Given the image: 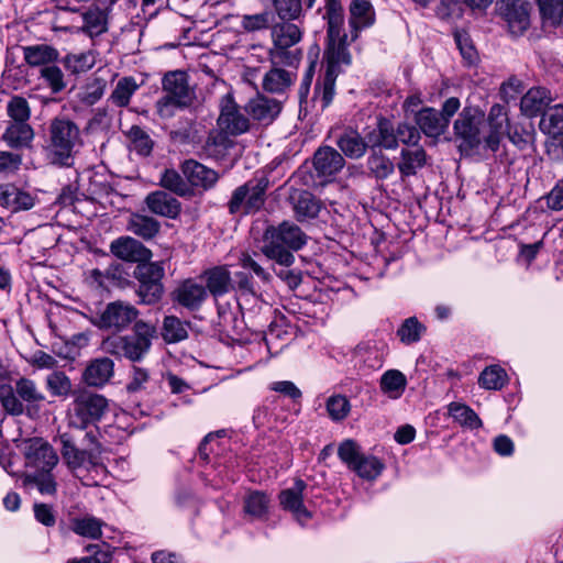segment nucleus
<instances>
[{"label":"nucleus","mask_w":563,"mask_h":563,"mask_svg":"<svg viewBox=\"0 0 563 563\" xmlns=\"http://www.w3.org/2000/svg\"><path fill=\"white\" fill-rule=\"evenodd\" d=\"M96 57L91 52L70 54L65 58V66L75 74L85 73L93 67Z\"/></svg>","instance_id":"052dcab7"},{"label":"nucleus","mask_w":563,"mask_h":563,"mask_svg":"<svg viewBox=\"0 0 563 563\" xmlns=\"http://www.w3.org/2000/svg\"><path fill=\"white\" fill-rule=\"evenodd\" d=\"M58 53L47 45H35L24 47V58L31 66L49 64L57 59Z\"/></svg>","instance_id":"de8ad7c7"},{"label":"nucleus","mask_w":563,"mask_h":563,"mask_svg":"<svg viewBox=\"0 0 563 563\" xmlns=\"http://www.w3.org/2000/svg\"><path fill=\"white\" fill-rule=\"evenodd\" d=\"M325 408L333 421H342L349 416L351 404L345 396L333 395L328 398Z\"/></svg>","instance_id":"6e6d98bb"},{"label":"nucleus","mask_w":563,"mask_h":563,"mask_svg":"<svg viewBox=\"0 0 563 563\" xmlns=\"http://www.w3.org/2000/svg\"><path fill=\"white\" fill-rule=\"evenodd\" d=\"M323 18L327 20V47L323 55L327 69L322 84L316 87V97L324 109L333 100L335 80L341 66L351 64V54L347 51L349 42L344 32V11L341 0H324Z\"/></svg>","instance_id":"f257e3e1"},{"label":"nucleus","mask_w":563,"mask_h":563,"mask_svg":"<svg viewBox=\"0 0 563 563\" xmlns=\"http://www.w3.org/2000/svg\"><path fill=\"white\" fill-rule=\"evenodd\" d=\"M139 316L137 309L125 301L109 302L101 311L97 312L91 322L102 330L120 332L126 329Z\"/></svg>","instance_id":"1a4fd4ad"},{"label":"nucleus","mask_w":563,"mask_h":563,"mask_svg":"<svg viewBox=\"0 0 563 563\" xmlns=\"http://www.w3.org/2000/svg\"><path fill=\"white\" fill-rule=\"evenodd\" d=\"M427 155L424 150H402L400 153V162L398 169L402 177H409L422 168L426 164Z\"/></svg>","instance_id":"58836bf2"},{"label":"nucleus","mask_w":563,"mask_h":563,"mask_svg":"<svg viewBox=\"0 0 563 563\" xmlns=\"http://www.w3.org/2000/svg\"><path fill=\"white\" fill-rule=\"evenodd\" d=\"M162 335L168 343L183 341L188 336L187 324L175 316L165 317Z\"/></svg>","instance_id":"3c124183"},{"label":"nucleus","mask_w":563,"mask_h":563,"mask_svg":"<svg viewBox=\"0 0 563 563\" xmlns=\"http://www.w3.org/2000/svg\"><path fill=\"white\" fill-rule=\"evenodd\" d=\"M416 123L429 137H438L448 129L446 121L433 108H423L416 113Z\"/></svg>","instance_id":"2f4dec72"},{"label":"nucleus","mask_w":563,"mask_h":563,"mask_svg":"<svg viewBox=\"0 0 563 563\" xmlns=\"http://www.w3.org/2000/svg\"><path fill=\"white\" fill-rule=\"evenodd\" d=\"M183 173L188 183L196 187L209 188L218 180V174L196 161H186L183 165Z\"/></svg>","instance_id":"473e14b6"},{"label":"nucleus","mask_w":563,"mask_h":563,"mask_svg":"<svg viewBox=\"0 0 563 563\" xmlns=\"http://www.w3.org/2000/svg\"><path fill=\"white\" fill-rule=\"evenodd\" d=\"M335 144L341 152L349 158L358 159L364 156L369 147L368 140L366 141L357 131L353 129H346L342 131L336 140Z\"/></svg>","instance_id":"c85d7f7f"},{"label":"nucleus","mask_w":563,"mask_h":563,"mask_svg":"<svg viewBox=\"0 0 563 563\" xmlns=\"http://www.w3.org/2000/svg\"><path fill=\"white\" fill-rule=\"evenodd\" d=\"M375 22V12L373 5L367 0H354L350 5L349 24L352 29L351 41L358 36V32L369 27Z\"/></svg>","instance_id":"cd10ccee"},{"label":"nucleus","mask_w":563,"mask_h":563,"mask_svg":"<svg viewBox=\"0 0 563 563\" xmlns=\"http://www.w3.org/2000/svg\"><path fill=\"white\" fill-rule=\"evenodd\" d=\"M307 242L301 229L290 222H283L277 227H268L263 235L262 253L277 264L289 267L295 262L290 251L300 250Z\"/></svg>","instance_id":"f03ea898"},{"label":"nucleus","mask_w":563,"mask_h":563,"mask_svg":"<svg viewBox=\"0 0 563 563\" xmlns=\"http://www.w3.org/2000/svg\"><path fill=\"white\" fill-rule=\"evenodd\" d=\"M341 153L330 146L320 147L313 156V167L319 177H331L344 166Z\"/></svg>","instance_id":"b1692460"},{"label":"nucleus","mask_w":563,"mask_h":563,"mask_svg":"<svg viewBox=\"0 0 563 563\" xmlns=\"http://www.w3.org/2000/svg\"><path fill=\"white\" fill-rule=\"evenodd\" d=\"M14 390L22 402L40 404L45 400L44 394L37 388L34 380L21 377L14 384Z\"/></svg>","instance_id":"603ef678"},{"label":"nucleus","mask_w":563,"mask_h":563,"mask_svg":"<svg viewBox=\"0 0 563 563\" xmlns=\"http://www.w3.org/2000/svg\"><path fill=\"white\" fill-rule=\"evenodd\" d=\"M407 385L406 376L397 369L385 372L380 378V389L390 398H399Z\"/></svg>","instance_id":"a18cd8bd"},{"label":"nucleus","mask_w":563,"mask_h":563,"mask_svg":"<svg viewBox=\"0 0 563 563\" xmlns=\"http://www.w3.org/2000/svg\"><path fill=\"white\" fill-rule=\"evenodd\" d=\"M540 130L551 139H562L563 136V106H554L542 113Z\"/></svg>","instance_id":"e433bc0d"},{"label":"nucleus","mask_w":563,"mask_h":563,"mask_svg":"<svg viewBox=\"0 0 563 563\" xmlns=\"http://www.w3.org/2000/svg\"><path fill=\"white\" fill-rule=\"evenodd\" d=\"M496 9L511 34L521 35L529 29L531 4L527 0H497Z\"/></svg>","instance_id":"ddd939ff"},{"label":"nucleus","mask_w":563,"mask_h":563,"mask_svg":"<svg viewBox=\"0 0 563 563\" xmlns=\"http://www.w3.org/2000/svg\"><path fill=\"white\" fill-rule=\"evenodd\" d=\"M200 278L205 287L214 298L222 297L234 289L231 272L228 265H218L202 272Z\"/></svg>","instance_id":"412c9836"},{"label":"nucleus","mask_w":563,"mask_h":563,"mask_svg":"<svg viewBox=\"0 0 563 563\" xmlns=\"http://www.w3.org/2000/svg\"><path fill=\"white\" fill-rule=\"evenodd\" d=\"M155 333L154 325L140 320L135 322L131 334L104 339L101 342V350L107 354L140 362L148 353Z\"/></svg>","instance_id":"20e7f679"},{"label":"nucleus","mask_w":563,"mask_h":563,"mask_svg":"<svg viewBox=\"0 0 563 563\" xmlns=\"http://www.w3.org/2000/svg\"><path fill=\"white\" fill-rule=\"evenodd\" d=\"M111 253L126 262H141L148 257L150 251L131 236H122L110 244Z\"/></svg>","instance_id":"bb28decb"},{"label":"nucleus","mask_w":563,"mask_h":563,"mask_svg":"<svg viewBox=\"0 0 563 563\" xmlns=\"http://www.w3.org/2000/svg\"><path fill=\"white\" fill-rule=\"evenodd\" d=\"M7 113L12 119L11 122H27L31 109L26 99L13 96L7 104Z\"/></svg>","instance_id":"bf43d9fd"},{"label":"nucleus","mask_w":563,"mask_h":563,"mask_svg":"<svg viewBox=\"0 0 563 563\" xmlns=\"http://www.w3.org/2000/svg\"><path fill=\"white\" fill-rule=\"evenodd\" d=\"M207 298L208 290L205 285L195 278L184 279L172 292L173 301L190 311L200 309Z\"/></svg>","instance_id":"dca6fc26"},{"label":"nucleus","mask_w":563,"mask_h":563,"mask_svg":"<svg viewBox=\"0 0 563 563\" xmlns=\"http://www.w3.org/2000/svg\"><path fill=\"white\" fill-rule=\"evenodd\" d=\"M145 203L151 212L169 219H176L181 210L180 202L163 190L148 194Z\"/></svg>","instance_id":"a878e982"},{"label":"nucleus","mask_w":563,"mask_h":563,"mask_svg":"<svg viewBox=\"0 0 563 563\" xmlns=\"http://www.w3.org/2000/svg\"><path fill=\"white\" fill-rule=\"evenodd\" d=\"M302 30L295 23L287 21L276 23L272 27V41L268 55L274 65L294 66L301 59V51L295 46L302 38Z\"/></svg>","instance_id":"423d86ee"},{"label":"nucleus","mask_w":563,"mask_h":563,"mask_svg":"<svg viewBox=\"0 0 563 563\" xmlns=\"http://www.w3.org/2000/svg\"><path fill=\"white\" fill-rule=\"evenodd\" d=\"M45 387L49 395L60 399L74 396L73 383L63 371H53L45 378Z\"/></svg>","instance_id":"4c0bfd02"},{"label":"nucleus","mask_w":563,"mask_h":563,"mask_svg":"<svg viewBox=\"0 0 563 563\" xmlns=\"http://www.w3.org/2000/svg\"><path fill=\"white\" fill-rule=\"evenodd\" d=\"M161 185L178 196L191 192L188 183L174 169H166L161 178Z\"/></svg>","instance_id":"4d7b16f0"},{"label":"nucleus","mask_w":563,"mask_h":563,"mask_svg":"<svg viewBox=\"0 0 563 563\" xmlns=\"http://www.w3.org/2000/svg\"><path fill=\"white\" fill-rule=\"evenodd\" d=\"M36 197L13 184L0 185V206L11 212L26 211L35 206Z\"/></svg>","instance_id":"5701e85b"},{"label":"nucleus","mask_w":563,"mask_h":563,"mask_svg":"<svg viewBox=\"0 0 563 563\" xmlns=\"http://www.w3.org/2000/svg\"><path fill=\"white\" fill-rule=\"evenodd\" d=\"M545 27L563 30V0H536Z\"/></svg>","instance_id":"c9c22d12"},{"label":"nucleus","mask_w":563,"mask_h":563,"mask_svg":"<svg viewBox=\"0 0 563 563\" xmlns=\"http://www.w3.org/2000/svg\"><path fill=\"white\" fill-rule=\"evenodd\" d=\"M295 210L299 217L313 218L319 212V205L310 194L303 192L298 197Z\"/></svg>","instance_id":"69168bd1"},{"label":"nucleus","mask_w":563,"mask_h":563,"mask_svg":"<svg viewBox=\"0 0 563 563\" xmlns=\"http://www.w3.org/2000/svg\"><path fill=\"white\" fill-rule=\"evenodd\" d=\"M369 143V147H384L386 150H395L398 146L397 134L391 124L387 119H379L377 129L369 132L366 136Z\"/></svg>","instance_id":"f704fd0d"},{"label":"nucleus","mask_w":563,"mask_h":563,"mask_svg":"<svg viewBox=\"0 0 563 563\" xmlns=\"http://www.w3.org/2000/svg\"><path fill=\"white\" fill-rule=\"evenodd\" d=\"M305 488V482L297 479L294 487L287 488L279 494V503L282 507L285 510L290 511L300 525L306 523L311 518V512L303 504L302 493Z\"/></svg>","instance_id":"a211bd4d"},{"label":"nucleus","mask_w":563,"mask_h":563,"mask_svg":"<svg viewBox=\"0 0 563 563\" xmlns=\"http://www.w3.org/2000/svg\"><path fill=\"white\" fill-rule=\"evenodd\" d=\"M22 165V156L20 154L0 151V174L8 176L16 173Z\"/></svg>","instance_id":"338daca9"},{"label":"nucleus","mask_w":563,"mask_h":563,"mask_svg":"<svg viewBox=\"0 0 563 563\" xmlns=\"http://www.w3.org/2000/svg\"><path fill=\"white\" fill-rule=\"evenodd\" d=\"M268 180L265 178L252 179L239 186L232 192L228 202L231 214H252L262 209L266 200Z\"/></svg>","instance_id":"0eeeda50"},{"label":"nucleus","mask_w":563,"mask_h":563,"mask_svg":"<svg viewBox=\"0 0 563 563\" xmlns=\"http://www.w3.org/2000/svg\"><path fill=\"white\" fill-rule=\"evenodd\" d=\"M159 222L152 217L133 214L128 223V229L142 239L150 240L159 231Z\"/></svg>","instance_id":"a19ab883"},{"label":"nucleus","mask_w":563,"mask_h":563,"mask_svg":"<svg viewBox=\"0 0 563 563\" xmlns=\"http://www.w3.org/2000/svg\"><path fill=\"white\" fill-rule=\"evenodd\" d=\"M273 8L283 21H294L302 13L301 0H272Z\"/></svg>","instance_id":"5fc2aeb1"},{"label":"nucleus","mask_w":563,"mask_h":563,"mask_svg":"<svg viewBox=\"0 0 563 563\" xmlns=\"http://www.w3.org/2000/svg\"><path fill=\"white\" fill-rule=\"evenodd\" d=\"M282 103L274 98L257 95L245 106V111L253 120L263 125L271 124L280 113Z\"/></svg>","instance_id":"4be33fe9"},{"label":"nucleus","mask_w":563,"mask_h":563,"mask_svg":"<svg viewBox=\"0 0 563 563\" xmlns=\"http://www.w3.org/2000/svg\"><path fill=\"white\" fill-rule=\"evenodd\" d=\"M483 123V111L475 107H466L454 122V131L456 136L463 141V145L474 148L484 141L481 130Z\"/></svg>","instance_id":"4468645a"},{"label":"nucleus","mask_w":563,"mask_h":563,"mask_svg":"<svg viewBox=\"0 0 563 563\" xmlns=\"http://www.w3.org/2000/svg\"><path fill=\"white\" fill-rule=\"evenodd\" d=\"M488 129L487 135H484V142L487 148L493 152L497 151L501 139L509 130V119L507 110L501 104H494L488 112Z\"/></svg>","instance_id":"6ab92c4d"},{"label":"nucleus","mask_w":563,"mask_h":563,"mask_svg":"<svg viewBox=\"0 0 563 563\" xmlns=\"http://www.w3.org/2000/svg\"><path fill=\"white\" fill-rule=\"evenodd\" d=\"M58 441L63 461L74 474L78 475V472L82 468H92L97 473L104 471L103 466L93 456V452L85 446L78 448L70 433H60Z\"/></svg>","instance_id":"9b49d317"},{"label":"nucleus","mask_w":563,"mask_h":563,"mask_svg":"<svg viewBox=\"0 0 563 563\" xmlns=\"http://www.w3.org/2000/svg\"><path fill=\"white\" fill-rule=\"evenodd\" d=\"M107 87L106 79L101 77H93L86 82L78 92V99L87 106H92L98 102L104 95Z\"/></svg>","instance_id":"09e8293b"},{"label":"nucleus","mask_w":563,"mask_h":563,"mask_svg":"<svg viewBox=\"0 0 563 563\" xmlns=\"http://www.w3.org/2000/svg\"><path fill=\"white\" fill-rule=\"evenodd\" d=\"M111 10L91 3L80 12L82 24L75 29V33H82L93 40L109 31Z\"/></svg>","instance_id":"f3484780"},{"label":"nucleus","mask_w":563,"mask_h":563,"mask_svg":"<svg viewBox=\"0 0 563 563\" xmlns=\"http://www.w3.org/2000/svg\"><path fill=\"white\" fill-rule=\"evenodd\" d=\"M508 382V375L499 365L487 366L478 377V385L487 390H499Z\"/></svg>","instance_id":"c03bdc74"},{"label":"nucleus","mask_w":563,"mask_h":563,"mask_svg":"<svg viewBox=\"0 0 563 563\" xmlns=\"http://www.w3.org/2000/svg\"><path fill=\"white\" fill-rule=\"evenodd\" d=\"M550 102V92L545 88H531L521 98L520 109L525 115L532 118L543 112Z\"/></svg>","instance_id":"72a5a7b5"},{"label":"nucleus","mask_w":563,"mask_h":563,"mask_svg":"<svg viewBox=\"0 0 563 563\" xmlns=\"http://www.w3.org/2000/svg\"><path fill=\"white\" fill-rule=\"evenodd\" d=\"M449 413L463 427L470 429H478L482 427V420L476 412L464 404L451 402L449 405Z\"/></svg>","instance_id":"49530a36"},{"label":"nucleus","mask_w":563,"mask_h":563,"mask_svg":"<svg viewBox=\"0 0 563 563\" xmlns=\"http://www.w3.org/2000/svg\"><path fill=\"white\" fill-rule=\"evenodd\" d=\"M34 136V130L27 122H9L2 140L11 148H24L31 146Z\"/></svg>","instance_id":"c756f323"},{"label":"nucleus","mask_w":563,"mask_h":563,"mask_svg":"<svg viewBox=\"0 0 563 563\" xmlns=\"http://www.w3.org/2000/svg\"><path fill=\"white\" fill-rule=\"evenodd\" d=\"M164 273L161 263H143L135 267L134 277L139 282L137 295L142 303L152 305L161 299Z\"/></svg>","instance_id":"9d476101"},{"label":"nucleus","mask_w":563,"mask_h":563,"mask_svg":"<svg viewBox=\"0 0 563 563\" xmlns=\"http://www.w3.org/2000/svg\"><path fill=\"white\" fill-rule=\"evenodd\" d=\"M0 404L9 416L16 417L24 413V405L11 386L0 389Z\"/></svg>","instance_id":"864d4df0"},{"label":"nucleus","mask_w":563,"mask_h":563,"mask_svg":"<svg viewBox=\"0 0 563 563\" xmlns=\"http://www.w3.org/2000/svg\"><path fill=\"white\" fill-rule=\"evenodd\" d=\"M41 75L54 92H59L65 88L64 75L57 66L48 65L43 67Z\"/></svg>","instance_id":"774afa93"},{"label":"nucleus","mask_w":563,"mask_h":563,"mask_svg":"<svg viewBox=\"0 0 563 563\" xmlns=\"http://www.w3.org/2000/svg\"><path fill=\"white\" fill-rule=\"evenodd\" d=\"M140 84L131 76L122 77L118 80L113 91L110 95V101L117 107H126L131 97L137 91Z\"/></svg>","instance_id":"79ce46f5"},{"label":"nucleus","mask_w":563,"mask_h":563,"mask_svg":"<svg viewBox=\"0 0 563 563\" xmlns=\"http://www.w3.org/2000/svg\"><path fill=\"white\" fill-rule=\"evenodd\" d=\"M23 484H35L41 494L44 495H54L56 492V482L53 476L48 473L41 472L35 475H24Z\"/></svg>","instance_id":"e2e57ef3"},{"label":"nucleus","mask_w":563,"mask_h":563,"mask_svg":"<svg viewBox=\"0 0 563 563\" xmlns=\"http://www.w3.org/2000/svg\"><path fill=\"white\" fill-rule=\"evenodd\" d=\"M109 401L100 394L90 390H79L66 412L67 423L70 428L84 430L102 419L108 411Z\"/></svg>","instance_id":"39448f33"},{"label":"nucleus","mask_w":563,"mask_h":563,"mask_svg":"<svg viewBox=\"0 0 563 563\" xmlns=\"http://www.w3.org/2000/svg\"><path fill=\"white\" fill-rule=\"evenodd\" d=\"M294 82V75L282 68L274 67L263 78L264 90L273 93L284 92Z\"/></svg>","instance_id":"ea45409f"},{"label":"nucleus","mask_w":563,"mask_h":563,"mask_svg":"<svg viewBox=\"0 0 563 563\" xmlns=\"http://www.w3.org/2000/svg\"><path fill=\"white\" fill-rule=\"evenodd\" d=\"M102 522L95 517H84L74 521V531L82 537L99 538Z\"/></svg>","instance_id":"680f3d73"},{"label":"nucleus","mask_w":563,"mask_h":563,"mask_svg":"<svg viewBox=\"0 0 563 563\" xmlns=\"http://www.w3.org/2000/svg\"><path fill=\"white\" fill-rule=\"evenodd\" d=\"M218 126L221 131L233 136L246 133L251 128L249 118L229 93L222 97L220 101Z\"/></svg>","instance_id":"2eb2a0df"},{"label":"nucleus","mask_w":563,"mask_h":563,"mask_svg":"<svg viewBox=\"0 0 563 563\" xmlns=\"http://www.w3.org/2000/svg\"><path fill=\"white\" fill-rule=\"evenodd\" d=\"M424 332L426 327L416 317H409L397 330V336L404 344L409 345L418 342Z\"/></svg>","instance_id":"8fccbe9b"},{"label":"nucleus","mask_w":563,"mask_h":563,"mask_svg":"<svg viewBox=\"0 0 563 563\" xmlns=\"http://www.w3.org/2000/svg\"><path fill=\"white\" fill-rule=\"evenodd\" d=\"M90 556L73 559L67 563H110L112 558L111 547L107 543L90 544L86 548Z\"/></svg>","instance_id":"13d9d810"},{"label":"nucleus","mask_w":563,"mask_h":563,"mask_svg":"<svg viewBox=\"0 0 563 563\" xmlns=\"http://www.w3.org/2000/svg\"><path fill=\"white\" fill-rule=\"evenodd\" d=\"M223 131L216 132L211 134L207 142V148L210 154L214 156H223L228 152L229 148L233 146V142L228 137Z\"/></svg>","instance_id":"0e129e2a"},{"label":"nucleus","mask_w":563,"mask_h":563,"mask_svg":"<svg viewBox=\"0 0 563 563\" xmlns=\"http://www.w3.org/2000/svg\"><path fill=\"white\" fill-rule=\"evenodd\" d=\"M338 455L350 470L367 481L377 478L384 470L379 459L362 453L360 445L351 439L339 445Z\"/></svg>","instance_id":"6e6552de"},{"label":"nucleus","mask_w":563,"mask_h":563,"mask_svg":"<svg viewBox=\"0 0 563 563\" xmlns=\"http://www.w3.org/2000/svg\"><path fill=\"white\" fill-rule=\"evenodd\" d=\"M25 466L35 471L48 473L58 463V456L53 446L43 438L25 439L21 443Z\"/></svg>","instance_id":"f8f14e48"},{"label":"nucleus","mask_w":563,"mask_h":563,"mask_svg":"<svg viewBox=\"0 0 563 563\" xmlns=\"http://www.w3.org/2000/svg\"><path fill=\"white\" fill-rule=\"evenodd\" d=\"M367 168L371 174L378 180L388 178L395 172L393 161L384 155L382 151L373 150L367 158Z\"/></svg>","instance_id":"37998d69"},{"label":"nucleus","mask_w":563,"mask_h":563,"mask_svg":"<svg viewBox=\"0 0 563 563\" xmlns=\"http://www.w3.org/2000/svg\"><path fill=\"white\" fill-rule=\"evenodd\" d=\"M271 507V497L262 490H250L243 499V511L251 520H265Z\"/></svg>","instance_id":"7c9ffc66"},{"label":"nucleus","mask_w":563,"mask_h":563,"mask_svg":"<svg viewBox=\"0 0 563 563\" xmlns=\"http://www.w3.org/2000/svg\"><path fill=\"white\" fill-rule=\"evenodd\" d=\"M78 125L67 118H55L48 126V140L44 147L51 164L70 166L76 150L81 145Z\"/></svg>","instance_id":"7ed1b4c3"},{"label":"nucleus","mask_w":563,"mask_h":563,"mask_svg":"<svg viewBox=\"0 0 563 563\" xmlns=\"http://www.w3.org/2000/svg\"><path fill=\"white\" fill-rule=\"evenodd\" d=\"M114 374V363L108 357L92 360L82 373V382L90 387L104 386Z\"/></svg>","instance_id":"393cba45"},{"label":"nucleus","mask_w":563,"mask_h":563,"mask_svg":"<svg viewBox=\"0 0 563 563\" xmlns=\"http://www.w3.org/2000/svg\"><path fill=\"white\" fill-rule=\"evenodd\" d=\"M164 95L178 103L190 106L195 93L188 84V76L185 71L175 70L167 73L163 78Z\"/></svg>","instance_id":"aec40b11"}]
</instances>
